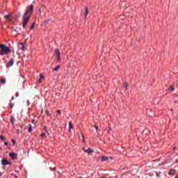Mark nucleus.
I'll use <instances>...</instances> for the list:
<instances>
[{
    "mask_svg": "<svg viewBox=\"0 0 178 178\" xmlns=\"http://www.w3.org/2000/svg\"><path fill=\"white\" fill-rule=\"evenodd\" d=\"M88 15V8H86L85 10V17H87Z\"/></svg>",
    "mask_w": 178,
    "mask_h": 178,
    "instance_id": "17",
    "label": "nucleus"
},
{
    "mask_svg": "<svg viewBox=\"0 0 178 178\" xmlns=\"http://www.w3.org/2000/svg\"><path fill=\"white\" fill-rule=\"evenodd\" d=\"M0 83H2V84H5L6 83V79H1L0 80Z\"/></svg>",
    "mask_w": 178,
    "mask_h": 178,
    "instance_id": "18",
    "label": "nucleus"
},
{
    "mask_svg": "<svg viewBox=\"0 0 178 178\" xmlns=\"http://www.w3.org/2000/svg\"><path fill=\"white\" fill-rule=\"evenodd\" d=\"M82 149L84 151V152H86V154H92V152H94V150H92L91 148H88L87 149H84V147L82 148Z\"/></svg>",
    "mask_w": 178,
    "mask_h": 178,
    "instance_id": "6",
    "label": "nucleus"
},
{
    "mask_svg": "<svg viewBox=\"0 0 178 178\" xmlns=\"http://www.w3.org/2000/svg\"><path fill=\"white\" fill-rule=\"evenodd\" d=\"M45 113L46 115H47V116H51V114L49 113V111H48V110L45 111Z\"/></svg>",
    "mask_w": 178,
    "mask_h": 178,
    "instance_id": "24",
    "label": "nucleus"
},
{
    "mask_svg": "<svg viewBox=\"0 0 178 178\" xmlns=\"http://www.w3.org/2000/svg\"><path fill=\"white\" fill-rule=\"evenodd\" d=\"M34 26H35V22H33L30 28V30H33L34 29Z\"/></svg>",
    "mask_w": 178,
    "mask_h": 178,
    "instance_id": "20",
    "label": "nucleus"
},
{
    "mask_svg": "<svg viewBox=\"0 0 178 178\" xmlns=\"http://www.w3.org/2000/svg\"><path fill=\"white\" fill-rule=\"evenodd\" d=\"M111 158V159H113V158H112V157H110Z\"/></svg>",
    "mask_w": 178,
    "mask_h": 178,
    "instance_id": "41",
    "label": "nucleus"
},
{
    "mask_svg": "<svg viewBox=\"0 0 178 178\" xmlns=\"http://www.w3.org/2000/svg\"><path fill=\"white\" fill-rule=\"evenodd\" d=\"M174 169L175 170V172L178 173V164L174 167Z\"/></svg>",
    "mask_w": 178,
    "mask_h": 178,
    "instance_id": "21",
    "label": "nucleus"
},
{
    "mask_svg": "<svg viewBox=\"0 0 178 178\" xmlns=\"http://www.w3.org/2000/svg\"><path fill=\"white\" fill-rule=\"evenodd\" d=\"M4 145H8V142H5Z\"/></svg>",
    "mask_w": 178,
    "mask_h": 178,
    "instance_id": "35",
    "label": "nucleus"
},
{
    "mask_svg": "<svg viewBox=\"0 0 178 178\" xmlns=\"http://www.w3.org/2000/svg\"><path fill=\"white\" fill-rule=\"evenodd\" d=\"M175 178H178V175H177V176H176V177H175Z\"/></svg>",
    "mask_w": 178,
    "mask_h": 178,
    "instance_id": "39",
    "label": "nucleus"
},
{
    "mask_svg": "<svg viewBox=\"0 0 178 178\" xmlns=\"http://www.w3.org/2000/svg\"><path fill=\"white\" fill-rule=\"evenodd\" d=\"M29 133H31L33 131V126H31V124H29V128L28 129Z\"/></svg>",
    "mask_w": 178,
    "mask_h": 178,
    "instance_id": "15",
    "label": "nucleus"
},
{
    "mask_svg": "<svg viewBox=\"0 0 178 178\" xmlns=\"http://www.w3.org/2000/svg\"><path fill=\"white\" fill-rule=\"evenodd\" d=\"M33 12H34V5L31 4V6L26 8V10L22 16L23 29H26V26H27V23L30 22V17H31V15H33Z\"/></svg>",
    "mask_w": 178,
    "mask_h": 178,
    "instance_id": "1",
    "label": "nucleus"
},
{
    "mask_svg": "<svg viewBox=\"0 0 178 178\" xmlns=\"http://www.w3.org/2000/svg\"><path fill=\"white\" fill-rule=\"evenodd\" d=\"M95 129H96L97 131H98V126L95 125Z\"/></svg>",
    "mask_w": 178,
    "mask_h": 178,
    "instance_id": "32",
    "label": "nucleus"
},
{
    "mask_svg": "<svg viewBox=\"0 0 178 178\" xmlns=\"http://www.w3.org/2000/svg\"><path fill=\"white\" fill-rule=\"evenodd\" d=\"M9 106H10V109L13 108V104H12V102H10L9 104Z\"/></svg>",
    "mask_w": 178,
    "mask_h": 178,
    "instance_id": "25",
    "label": "nucleus"
},
{
    "mask_svg": "<svg viewBox=\"0 0 178 178\" xmlns=\"http://www.w3.org/2000/svg\"><path fill=\"white\" fill-rule=\"evenodd\" d=\"M32 123L33 124H37V121H35V120H32Z\"/></svg>",
    "mask_w": 178,
    "mask_h": 178,
    "instance_id": "27",
    "label": "nucleus"
},
{
    "mask_svg": "<svg viewBox=\"0 0 178 178\" xmlns=\"http://www.w3.org/2000/svg\"><path fill=\"white\" fill-rule=\"evenodd\" d=\"M44 130L47 131V127H44Z\"/></svg>",
    "mask_w": 178,
    "mask_h": 178,
    "instance_id": "36",
    "label": "nucleus"
},
{
    "mask_svg": "<svg viewBox=\"0 0 178 178\" xmlns=\"http://www.w3.org/2000/svg\"><path fill=\"white\" fill-rule=\"evenodd\" d=\"M176 173H177V172H176L174 168H171L170 170V175H171L172 176H175V175H176Z\"/></svg>",
    "mask_w": 178,
    "mask_h": 178,
    "instance_id": "9",
    "label": "nucleus"
},
{
    "mask_svg": "<svg viewBox=\"0 0 178 178\" xmlns=\"http://www.w3.org/2000/svg\"><path fill=\"white\" fill-rule=\"evenodd\" d=\"M15 97H19V92H17L15 93Z\"/></svg>",
    "mask_w": 178,
    "mask_h": 178,
    "instance_id": "31",
    "label": "nucleus"
},
{
    "mask_svg": "<svg viewBox=\"0 0 178 178\" xmlns=\"http://www.w3.org/2000/svg\"><path fill=\"white\" fill-rule=\"evenodd\" d=\"M129 84L127 83H124V87L126 90H127V87H128Z\"/></svg>",
    "mask_w": 178,
    "mask_h": 178,
    "instance_id": "23",
    "label": "nucleus"
},
{
    "mask_svg": "<svg viewBox=\"0 0 178 178\" xmlns=\"http://www.w3.org/2000/svg\"><path fill=\"white\" fill-rule=\"evenodd\" d=\"M60 69V65H57L53 70L54 72H58Z\"/></svg>",
    "mask_w": 178,
    "mask_h": 178,
    "instance_id": "14",
    "label": "nucleus"
},
{
    "mask_svg": "<svg viewBox=\"0 0 178 178\" xmlns=\"http://www.w3.org/2000/svg\"><path fill=\"white\" fill-rule=\"evenodd\" d=\"M175 163H178V159L176 160Z\"/></svg>",
    "mask_w": 178,
    "mask_h": 178,
    "instance_id": "38",
    "label": "nucleus"
},
{
    "mask_svg": "<svg viewBox=\"0 0 178 178\" xmlns=\"http://www.w3.org/2000/svg\"><path fill=\"white\" fill-rule=\"evenodd\" d=\"M173 149H176V147H175L173 148Z\"/></svg>",
    "mask_w": 178,
    "mask_h": 178,
    "instance_id": "40",
    "label": "nucleus"
},
{
    "mask_svg": "<svg viewBox=\"0 0 178 178\" xmlns=\"http://www.w3.org/2000/svg\"><path fill=\"white\" fill-rule=\"evenodd\" d=\"M2 172H0V177H2Z\"/></svg>",
    "mask_w": 178,
    "mask_h": 178,
    "instance_id": "37",
    "label": "nucleus"
},
{
    "mask_svg": "<svg viewBox=\"0 0 178 178\" xmlns=\"http://www.w3.org/2000/svg\"><path fill=\"white\" fill-rule=\"evenodd\" d=\"M13 99H15V96H13V97H11V101H13Z\"/></svg>",
    "mask_w": 178,
    "mask_h": 178,
    "instance_id": "34",
    "label": "nucleus"
},
{
    "mask_svg": "<svg viewBox=\"0 0 178 178\" xmlns=\"http://www.w3.org/2000/svg\"><path fill=\"white\" fill-rule=\"evenodd\" d=\"M19 49H22V51H25L26 49V46L23 43H20L19 45Z\"/></svg>",
    "mask_w": 178,
    "mask_h": 178,
    "instance_id": "8",
    "label": "nucleus"
},
{
    "mask_svg": "<svg viewBox=\"0 0 178 178\" xmlns=\"http://www.w3.org/2000/svg\"><path fill=\"white\" fill-rule=\"evenodd\" d=\"M1 165L6 166V165H9V161H8L6 159H3L1 160Z\"/></svg>",
    "mask_w": 178,
    "mask_h": 178,
    "instance_id": "7",
    "label": "nucleus"
},
{
    "mask_svg": "<svg viewBox=\"0 0 178 178\" xmlns=\"http://www.w3.org/2000/svg\"><path fill=\"white\" fill-rule=\"evenodd\" d=\"M4 17H5V19H6L7 20H10V15H5Z\"/></svg>",
    "mask_w": 178,
    "mask_h": 178,
    "instance_id": "19",
    "label": "nucleus"
},
{
    "mask_svg": "<svg viewBox=\"0 0 178 178\" xmlns=\"http://www.w3.org/2000/svg\"><path fill=\"white\" fill-rule=\"evenodd\" d=\"M15 63V60L13 58H10L8 64L6 65L7 67H12L13 64Z\"/></svg>",
    "mask_w": 178,
    "mask_h": 178,
    "instance_id": "4",
    "label": "nucleus"
},
{
    "mask_svg": "<svg viewBox=\"0 0 178 178\" xmlns=\"http://www.w3.org/2000/svg\"><path fill=\"white\" fill-rule=\"evenodd\" d=\"M108 159H109V157H108L106 156H102V161H108Z\"/></svg>",
    "mask_w": 178,
    "mask_h": 178,
    "instance_id": "12",
    "label": "nucleus"
},
{
    "mask_svg": "<svg viewBox=\"0 0 178 178\" xmlns=\"http://www.w3.org/2000/svg\"><path fill=\"white\" fill-rule=\"evenodd\" d=\"M55 55L57 59V62H59V60H60V51L59 50V49H55Z\"/></svg>",
    "mask_w": 178,
    "mask_h": 178,
    "instance_id": "3",
    "label": "nucleus"
},
{
    "mask_svg": "<svg viewBox=\"0 0 178 178\" xmlns=\"http://www.w3.org/2000/svg\"><path fill=\"white\" fill-rule=\"evenodd\" d=\"M41 137H45V134H41Z\"/></svg>",
    "mask_w": 178,
    "mask_h": 178,
    "instance_id": "33",
    "label": "nucleus"
},
{
    "mask_svg": "<svg viewBox=\"0 0 178 178\" xmlns=\"http://www.w3.org/2000/svg\"><path fill=\"white\" fill-rule=\"evenodd\" d=\"M0 138L1 140H5V137H3V136L2 135L0 136Z\"/></svg>",
    "mask_w": 178,
    "mask_h": 178,
    "instance_id": "29",
    "label": "nucleus"
},
{
    "mask_svg": "<svg viewBox=\"0 0 178 178\" xmlns=\"http://www.w3.org/2000/svg\"><path fill=\"white\" fill-rule=\"evenodd\" d=\"M170 90H172V91H175V88H173V86H170Z\"/></svg>",
    "mask_w": 178,
    "mask_h": 178,
    "instance_id": "30",
    "label": "nucleus"
},
{
    "mask_svg": "<svg viewBox=\"0 0 178 178\" xmlns=\"http://www.w3.org/2000/svg\"><path fill=\"white\" fill-rule=\"evenodd\" d=\"M9 156L11 158V159H17V154L15 152H10L9 153Z\"/></svg>",
    "mask_w": 178,
    "mask_h": 178,
    "instance_id": "5",
    "label": "nucleus"
},
{
    "mask_svg": "<svg viewBox=\"0 0 178 178\" xmlns=\"http://www.w3.org/2000/svg\"><path fill=\"white\" fill-rule=\"evenodd\" d=\"M10 52V47L3 44H0V56L8 55Z\"/></svg>",
    "mask_w": 178,
    "mask_h": 178,
    "instance_id": "2",
    "label": "nucleus"
},
{
    "mask_svg": "<svg viewBox=\"0 0 178 178\" xmlns=\"http://www.w3.org/2000/svg\"><path fill=\"white\" fill-rule=\"evenodd\" d=\"M57 115H62V111H60V110H58Z\"/></svg>",
    "mask_w": 178,
    "mask_h": 178,
    "instance_id": "26",
    "label": "nucleus"
},
{
    "mask_svg": "<svg viewBox=\"0 0 178 178\" xmlns=\"http://www.w3.org/2000/svg\"><path fill=\"white\" fill-rule=\"evenodd\" d=\"M162 172H156V177H159V176L161 175V174Z\"/></svg>",
    "mask_w": 178,
    "mask_h": 178,
    "instance_id": "22",
    "label": "nucleus"
},
{
    "mask_svg": "<svg viewBox=\"0 0 178 178\" xmlns=\"http://www.w3.org/2000/svg\"><path fill=\"white\" fill-rule=\"evenodd\" d=\"M10 122H11V123H12V124H13V123H15V121L16 120L15 119V117H13V116H11V118H10Z\"/></svg>",
    "mask_w": 178,
    "mask_h": 178,
    "instance_id": "16",
    "label": "nucleus"
},
{
    "mask_svg": "<svg viewBox=\"0 0 178 178\" xmlns=\"http://www.w3.org/2000/svg\"><path fill=\"white\" fill-rule=\"evenodd\" d=\"M11 141L13 142V145L16 144V140H15V139L11 140Z\"/></svg>",
    "mask_w": 178,
    "mask_h": 178,
    "instance_id": "28",
    "label": "nucleus"
},
{
    "mask_svg": "<svg viewBox=\"0 0 178 178\" xmlns=\"http://www.w3.org/2000/svg\"><path fill=\"white\" fill-rule=\"evenodd\" d=\"M13 31H15V33H20V31H22V28H16Z\"/></svg>",
    "mask_w": 178,
    "mask_h": 178,
    "instance_id": "13",
    "label": "nucleus"
},
{
    "mask_svg": "<svg viewBox=\"0 0 178 178\" xmlns=\"http://www.w3.org/2000/svg\"><path fill=\"white\" fill-rule=\"evenodd\" d=\"M40 79L38 80V82L40 83V84H41L42 83V80H44V75L42 74H40Z\"/></svg>",
    "mask_w": 178,
    "mask_h": 178,
    "instance_id": "10",
    "label": "nucleus"
},
{
    "mask_svg": "<svg viewBox=\"0 0 178 178\" xmlns=\"http://www.w3.org/2000/svg\"><path fill=\"white\" fill-rule=\"evenodd\" d=\"M72 129H73V122L72 121L69 122V131H72Z\"/></svg>",
    "mask_w": 178,
    "mask_h": 178,
    "instance_id": "11",
    "label": "nucleus"
}]
</instances>
